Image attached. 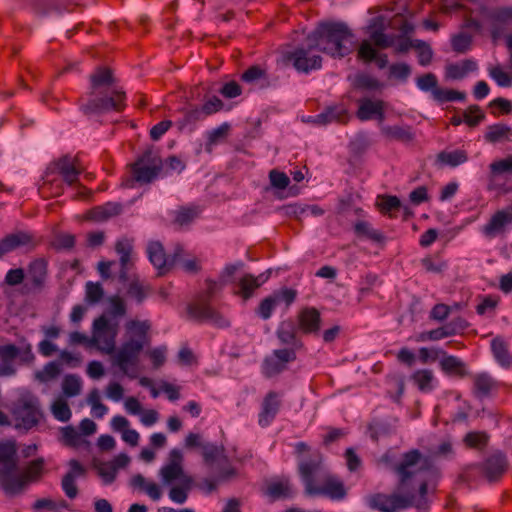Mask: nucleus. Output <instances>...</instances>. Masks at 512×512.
Returning a JSON list of instances; mask_svg holds the SVG:
<instances>
[{"label":"nucleus","mask_w":512,"mask_h":512,"mask_svg":"<svg viewBox=\"0 0 512 512\" xmlns=\"http://www.w3.org/2000/svg\"><path fill=\"white\" fill-rule=\"evenodd\" d=\"M115 83L113 71L109 67H98L91 75L92 98L84 106L86 113L105 110L122 111L125 108L126 94L123 91L112 90L109 96L103 94L110 91Z\"/></svg>","instance_id":"f257e3e1"},{"label":"nucleus","mask_w":512,"mask_h":512,"mask_svg":"<svg viewBox=\"0 0 512 512\" xmlns=\"http://www.w3.org/2000/svg\"><path fill=\"white\" fill-rule=\"evenodd\" d=\"M394 470L398 475V490L413 491L416 494H419V481L426 480L428 485L436 476L430 459L417 449L404 453Z\"/></svg>","instance_id":"f03ea898"},{"label":"nucleus","mask_w":512,"mask_h":512,"mask_svg":"<svg viewBox=\"0 0 512 512\" xmlns=\"http://www.w3.org/2000/svg\"><path fill=\"white\" fill-rule=\"evenodd\" d=\"M202 456L206 468V476L198 484L202 490L213 492L221 482L236 476V469L226 455L223 445L205 444L202 447Z\"/></svg>","instance_id":"7ed1b4c3"},{"label":"nucleus","mask_w":512,"mask_h":512,"mask_svg":"<svg viewBox=\"0 0 512 512\" xmlns=\"http://www.w3.org/2000/svg\"><path fill=\"white\" fill-rule=\"evenodd\" d=\"M352 34L349 29L338 23H324L309 37V49L318 48L334 57H343L351 52Z\"/></svg>","instance_id":"20e7f679"},{"label":"nucleus","mask_w":512,"mask_h":512,"mask_svg":"<svg viewBox=\"0 0 512 512\" xmlns=\"http://www.w3.org/2000/svg\"><path fill=\"white\" fill-rule=\"evenodd\" d=\"M427 481H419V494L413 491H399L393 494L376 493L369 498L371 508L381 512H395L398 509H404L414 506L418 509L427 507Z\"/></svg>","instance_id":"39448f33"},{"label":"nucleus","mask_w":512,"mask_h":512,"mask_svg":"<svg viewBox=\"0 0 512 512\" xmlns=\"http://www.w3.org/2000/svg\"><path fill=\"white\" fill-rule=\"evenodd\" d=\"M129 167L134 181L148 184L160 174L163 162L153 147H149Z\"/></svg>","instance_id":"423d86ee"},{"label":"nucleus","mask_w":512,"mask_h":512,"mask_svg":"<svg viewBox=\"0 0 512 512\" xmlns=\"http://www.w3.org/2000/svg\"><path fill=\"white\" fill-rule=\"evenodd\" d=\"M117 334L118 325L111 324L105 315H101L93 321L89 345L95 347L102 354H111L116 347Z\"/></svg>","instance_id":"0eeeda50"},{"label":"nucleus","mask_w":512,"mask_h":512,"mask_svg":"<svg viewBox=\"0 0 512 512\" xmlns=\"http://www.w3.org/2000/svg\"><path fill=\"white\" fill-rule=\"evenodd\" d=\"M12 414L15 420V427L26 431L37 426L43 416L37 399L31 395L21 396L17 400Z\"/></svg>","instance_id":"6e6552de"},{"label":"nucleus","mask_w":512,"mask_h":512,"mask_svg":"<svg viewBox=\"0 0 512 512\" xmlns=\"http://www.w3.org/2000/svg\"><path fill=\"white\" fill-rule=\"evenodd\" d=\"M83 167L77 157L65 155L53 161L47 168L45 178L47 182L55 179L51 177L59 175L68 185H74L78 181L79 175L83 172Z\"/></svg>","instance_id":"1a4fd4ad"},{"label":"nucleus","mask_w":512,"mask_h":512,"mask_svg":"<svg viewBox=\"0 0 512 512\" xmlns=\"http://www.w3.org/2000/svg\"><path fill=\"white\" fill-rule=\"evenodd\" d=\"M143 349V343L136 339H129L123 343L120 348L108 354L112 365L119 367L124 373L128 374L130 366H136L138 357Z\"/></svg>","instance_id":"9d476101"},{"label":"nucleus","mask_w":512,"mask_h":512,"mask_svg":"<svg viewBox=\"0 0 512 512\" xmlns=\"http://www.w3.org/2000/svg\"><path fill=\"white\" fill-rule=\"evenodd\" d=\"M159 474L165 484L194 479L186 473L183 465V455L178 449H173L169 452L168 462L160 469Z\"/></svg>","instance_id":"9b49d317"},{"label":"nucleus","mask_w":512,"mask_h":512,"mask_svg":"<svg viewBox=\"0 0 512 512\" xmlns=\"http://www.w3.org/2000/svg\"><path fill=\"white\" fill-rule=\"evenodd\" d=\"M0 485L10 495L21 493L26 488L23 470L19 469L18 461L0 468Z\"/></svg>","instance_id":"f8f14e48"},{"label":"nucleus","mask_w":512,"mask_h":512,"mask_svg":"<svg viewBox=\"0 0 512 512\" xmlns=\"http://www.w3.org/2000/svg\"><path fill=\"white\" fill-rule=\"evenodd\" d=\"M311 49L305 50L303 48L297 49L294 52H287L282 56V61L285 65L292 62L293 66L303 72H308L312 69H317L321 66L322 59L318 55L308 56Z\"/></svg>","instance_id":"ddd939ff"},{"label":"nucleus","mask_w":512,"mask_h":512,"mask_svg":"<svg viewBox=\"0 0 512 512\" xmlns=\"http://www.w3.org/2000/svg\"><path fill=\"white\" fill-rule=\"evenodd\" d=\"M310 495H325L332 499H343L346 496V489L342 481L333 477L325 476L320 483L312 488Z\"/></svg>","instance_id":"4468645a"},{"label":"nucleus","mask_w":512,"mask_h":512,"mask_svg":"<svg viewBox=\"0 0 512 512\" xmlns=\"http://www.w3.org/2000/svg\"><path fill=\"white\" fill-rule=\"evenodd\" d=\"M19 356H21V361L26 364L32 363L35 359L30 344H27L23 349L18 348L14 344L0 345V361L2 365H13V361Z\"/></svg>","instance_id":"2eb2a0df"},{"label":"nucleus","mask_w":512,"mask_h":512,"mask_svg":"<svg viewBox=\"0 0 512 512\" xmlns=\"http://www.w3.org/2000/svg\"><path fill=\"white\" fill-rule=\"evenodd\" d=\"M150 260L154 266L160 271L161 274L169 271L177 261L180 251L176 252L173 256L165 253L164 247L158 242H154L149 246Z\"/></svg>","instance_id":"dca6fc26"},{"label":"nucleus","mask_w":512,"mask_h":512,"mask_svg":"<svg viewBox=\"0 0 512 512\" xmlns=\"http://www.w3.org/2000/svg\"><path fill=\"white\" fill-rule=\"evenodd\" d=\"M295 359V352L291 349L276 350L267 357L264 362V372L267 376H273L286 368L287 363Z\"/></svg>","instance_id":"f3484780"},{"label":"nucleus","mask_w":512,"mask_h":512,"mask_svg":"<svg viewBox=\"0 0 512 512\" xmlns=\"http://www.w3.org/2000/svg\"><path fill=\"white\" fill-rule=\"evenodd\" d=\"M21 246H35L33 236L26 232L7 235L0 241V257Z\"/></svg>","instance_id":"a211bd4d"},{"label":"nucleus","mask_w":512,"mask_h":512,"mask_svg":"<svg viewBox=\"0 0 512 512\" xmlns=\"http://www.w3.org/2000/svg\"><path fill=\"white\" fill-rule=\"evenodd\" d=\"M131 486L144 492L154 501L159 500L162 496L161 486L157 482L145 478L142 474H136L131 478Z\"/></svg>","instance_id":"6ab92c4d"},{"label":"nucleus","mask_w":512,"mask_h":512,"mask_svg":"<svg viewBox=\"0 0 512 512\" xmlns=\"http://www.w3.org/2000/svg\"><path fill=\"white\" fill-rule=\"evenodd\" d=\"M457 324L459 325L460 328L465 327V321L459 318L456 323H450V324L444 325L442 327H439L437 329L420 333L418 336V340L419 341H427V340L437 341V340H441L446 337L453 336L457 332V330H456Z\"/></svg>","instance_id":"aec40b11"},{"label":"nucleus","mask_w":512,"mask_h":512,"mask_svg":"<svg viewBox=\"0 0 512 512\" xmlns=\"http://www.w3.org/2000/svg\"><path fill=\"white\" fill-rule=\"evenodd\" d=\"M112 428L122 434V439L132 447L138 445L139 434L129 428V421L123 416H115L111 421Z\"/></svg>","instance_id":"412c9836"},{"label":"nucleus","mask_w":512,"mask_h":512,"mask_svg":"<svg viewBox=\"0 0 512 512\" xmlns=\"http://www.w3.org/2000/svg\"><path fill=\"white\" fill-rule=\"evenodd\" d=\"M298 321L303 332H316L320 328V313L315 308H305L299 313Z\"/></svg>","instance_id":"4be33fe9"},{"label":"nucleus","mask_w":512,"mask_h":512,"mask_svg":"<svg viewBox=\"0 0 512 512\" xmlns=\"http://www.w3.org/2000/svg\"><path fill=\"white\" fill-rule=\"evenodd\" d=\"M121 207L118 204H107L89 210L81 217L82 221H104L120 213Z\"/></svg>","instance_id":"5701e85b"},{"label":"nucleus","mask_w":512,"mask_h":512,"mask_svg":"<svg viewBox=\"0 0 512 512\" xmlns=\"http://www.w3.org/2000/svg\"><path fill=\"white\" fill-rule=\"evenodd\" d=\"M512 222V211L499 210L496 211L489 222L484 227V232L491 236L496 233L502 232L505 225Z\"/></svg>","instance_id":"b1692460"},{"label":"nucleus","mask_w":512,"mask_h":512,"mask_svg":"<svg viewBox=\"0 0 512 512\" xmlns=\"http://www.w3.org/2000/svg\"><path fill=\"white\" fill-rule=\"evenodd\" d=\"M383 109V102L380 100L361 99L359 100L357 117L361 120H367L373 116H380L382 118Z\"/></svg>","instance_id":"393cba45"},{"label":"nucleus","mask_w":512,"mask_h":512,"mask_svg":"<svg viewBox=\"0 0 512 512\" xmlns=\"http://www.w3.org/2000/svg\"><path fill=\"white\" fill-rule=\"evenodd\" d=\"M507 468V462L501 455H493L489 457L484 464L485 476L490 480L499 478Z\"/></svg>","instance_id":"a878e982"},{"label":"nucleus","mask_w":512,"mask_h":512,"mask_svg":"<svg viewBox=\"0 0 512 512\" xmlns=\"http://www.w3.org/2000/svg\"><path fill=\"white\" fill-rule=\"evenodd\" d=\"M321 465L320 457L318 459L310 460L309 462H303L299 466V471L304 479L306 485V491L309 494L312 488L317 484L314 474L319 470Z\"/></svg>","instance_id":"bb28decb"},{"label":"nucleus","mask_w":512,"mask_h":512,"mask_svg":"<svg viewBox=\"0 0 512 512\" xmlns=\"http://www.w3.org/2000/svg\"><path fill=\"white\" fill-rule=\"evenodd\" d=\"M194 486V479H186L178 484H173L168 492L172 502L183 504L187 501L190 490Z\"/></svg>","instance_id":"cd10ccee"},{"label":"nucleus","mask_w":512,"mask_h":512,"mask_svg":"<svg viewBox=\"0 0 512 512\" xmlns=\"http://www.w3.org/2000/svg\"><path fill=\"white\" fill-rule=\"evenodd\" d=\"M18 461L17 445L14 440L0 442V468L7 467Z\"/></svg>","instance_id":"c85d7f7f"},{"label":"nucleus","mask_w":512,"mask_h":512,"mask_svg":"<svg viewBox=\"0 0 512 512\" xmlns=\"http://www.w3.org/2000/svg\"><path fill=\"white\" fill-rule=\"evenodd\" d=\"M45 469V461L43 458H37L32 460L27 464V466L23 469L24 479L26 480V486L31 482L39 481Z\"/></svg>","instance_id":"c756f323"},{"label":"nucleus","mask_w":512,"mask_h":512,"mask_svg":"<svg viewBox=\"0 0 512 512\" xmlns=\"http://www.w3.org/2000/svg\"><path fill=\"white\" fill-rule=\"evenodd\" d=\"M441 369L451 375L464 377L467 375L465 364L454 356H445L440 361Z\"/></svg>","instance_id":"7c9ffc66"},{"label":"nucleus","mask_w":512,"mask_h":512,"mask_svg":"<svg viewBox=\"0 0 512 512\" xmlns=\"http://www.w3.org/2000/svg\"><path fill=\"white\" fill-rule=\"evenodd\" d=\"M266 494L273 500L288 497L290 495L289 481L287 479H281L268 482Z\"/></svg>","instance_id":"2f4dec72"},{"label":"nucleus","mask_w":512,"mask_h":512,"mask_svg":"<svg viewBox=\"0 0 512 512\" xmlns=\"http://www.w3.org/2000/svg\"><path fill=\"white\" fill-rule=\"evenodd\" d=\"M125 328L130 336V339L139 340L144 344L150 326L145 321L129 320L126 322Z\"/></svg>","instance_id":"473e14b6"},{"label":"nucleus","mask_w":512,"mask_h":512,"mask_svg":"<svg viewBox=\"0 0 512 512\" xmlns=\"http://www.w3.org/2000/svg\"><path fill=\"white\" fill-rule=\"evenodd\" d=\"M491 347L494 356L502 365L509 366L512 363V356L504 339L500 337L494 338Z\"/></svg>","instance_id":"72a5a7b5"},{"label":"nucleus","mask_w":512,"mask_h":512,"mask_svg":"<svg viewBox=\"0 0 512 512\" xmlns=\"http://www.w3.org/2000/svg\"><path fill=\"white\" fill-rule=\"evenodd\" d=\"M489 169L490 177L493 180L506 174H512V155L492 162Z\"/></svg>","instance_id":"f704fd0d"},{"label":"nucleus","mask_w":512,"mask_h":512,"mask_svg":"<svg viewBox=\"0 0 512 512\" xmlns=\"http://www.w3.org/2000/svg\"><path fill=\"white\" fill-rule=\"evenodd\" d=\"M29 275L33 283L41 286L47 275V262L44 259H36L29 266Z\"/></svg>","instance_id":"c9c22d12"},{"label":"nucleus","mask_w":512,"mask_h":512,"mask_svg":"<svg viewBox=\"0 0 512 512\" xmlns=\"http://www.w3.org/2000/svg\"><path fill=\"white\" fill-rule=\"evenodd\" d=\"M474 69L475 63L471 60H465L459 64H449L446 67V76L450 79H460Z\"/></svg>","instance_id":"e433bc0d"},{"label":"nucleus","mask_w":512,"mask_h":512,"mask_svg":"<svg viewBox=\"0 0 512 512\" xmlns=\"http://www.w3.org/2000/svg\"><path fill=\"white\" fill-rule=\"evenodd\" d=\"M61 373L59 364L56 362L47 363L42 370L35 372V379L40 383L49 382L57 378Z\"/></svg>","instance_id":"4c0bfd02"},{"label":"nucleus","mask_w":512,"mask_h":512,"mask_svg":"<svg viewBox=\"0 0 512 512\" xmlns=\"http://www.w3.org/2000/svg\"><path fill=\"white\" fill-rule=\"evenodd\" d=\"M51 411L54 417L62 422L68 421L72 415L68 402L62 397L57 398L53 402Z\"/></svg>","instance_id":"58836bf2"},{"label":"nucleus","mask_w":512,"mask_h":512,"mask_svg":"<svg viewBox=\"0 0 512 512\" xmlns=\"http://www.w3.org/2000/svg\"><path fill=\"white\" fill-rule=\"evenodd\" d=\"M239 287L240 291L238 294H240L243 299H248L252 293L260 287V283L258 282L257 278L254 276L247 274L244 275L240 281H239Z\"/></svg>","instance_id":"ea45409f"},{"label":"nucleus","mask_w":512,"mask_h":512,"mask_svg":"<svg viewBox=\"0 0 512 512\" xmlns=\"http://www.w3.org/2000/svg\"><path fill=\"white\" fill-rule=\"evenodd\" d=\"M62 391L67 397H74L81 392V382L76 375H66L62 381Z\"/></svg>","instance_id":"a19ab883"},{"label":"nucleus","mask_w":512,"mask_h":512,"mask_svg":"<svg viewBox=\"0 0 512 512\" xmlns=\"http://www.w3.org/2000/svg\"><path fill=\"white\" fill-rule=\"evenodd\" d=\"M476 392L481 396H487L495 387V382L487 374H478L474 378Z\"/></svg>","instance_id":"79ce46f5"},{"label":"nucleus","mask_w":512,"mask_h":512,"mask_svg":"<svg viewBox=\"0 0 512 512\" xmlns=\"http://www.w3.org/2000/svg\"><path fill=\"white\" fill-rule=\"evenodd\" d=\"M389 26L392 29L398 30L401 32L402 36L406 37L413 33L414 26L412 23L408 22L404 15L401 13L395 14L389 21Z\"/></svg>","instance_id":"37998d69"},{"label":"nucleus","mask_w":512,"mask_h":512,"mask_svg":"<svg viewBox=\"0 0 512 512\" xmlns=\"http://www.w3.org/2000/svg\"><path fill=\"white\" fill-rule=\"evenodd\" d=\"M438 160L442 164L457 166L467 160V155L464 151L457 150L452 152H441L438 154Z\"/></svg>","instance_id":"c03bdc74"},{"label":"nucleus","mask_w":512,"mask_h":512,"mask_svg":"<svg viewBox=\"0 0 512 512\" xmlns=\"http://www.w3.org/2000/svg\"><path fill=\"white\" fill-rule=\"evenodd\" d=\"M489 74L499 86L509 87L512 85V72L505 71L500 65L491 67Z\"/></svg>","instance_id":"a18cd8bd"},{"label":"nucleus","mask_w":512,"mask_h":512,"mask_svg":"<svg viewBox=\"0 0 512 512\" xmlns=\"http://www.w3.org/2000/svg\"><path fill=\"white\" fill-rule=\"evenodd\" d=\"M511 129L506 125H493L489 127L486 133V139L491 143H496L509 138Z\"/></svg>","instance_id":"49530a36"},{"label":"nucleus","mask_w":512,"mask_h":512,"mask_svg":"<svg viewBox=\"0 0 512 512\" xmlns=\"http://www.w3.org/2000/svg\"><path fill=\"white\" fill-rule=\"evenodd\" d=\"M85 299L89 304H96L104 297V289L100 283L88 282L85 286Z\"/></svg>","instance_id":"de8ad7c7"},{"label":"nucleus","mask_w":512,"mask_h":512,"mask_svg":"<svg viewBox=\"0 0 512 512\" xmlns=\"http://www.w3.org/2000/svg\"><path fill=\"white\" fill-rule=\"evenodd\" d=\"M88 403L91 406L92 413L97 417H103L107 412V407L102 403L99 391L93 389L88 395Z\"/></svg>","instance_id":"09e8293b"},{"label":"nucleus","mask_w":512,"mask_h":512,"mask_svg":"<svg viewBox=\"0 0 512 512\" xmlns=\"http://www.w3.org/2000/svg\"><path fill=\"white\" fill-rule=\"evenodd\" d=\"M412 379L422 391L430 389L433 381V373L428 369L417 370L413 373Z\"/></svg>","instance_id":"8fccbe9b"},{"label":"nucleus","mask_w":512,"mask_h":512,"mask_svg":"<svg viewBox=\"0 0 512 512\" xmlns=\"http://www.w3.org/2000/svg\"><path fill=\"white\" fill-rule=\"evenodd\" d=\"M62 441L68 446H79L82 442L80 433L73 426H66L61 429Z\"/></svg>","instance_id":"3c124183"},{"label":"nucleus","mask_w":512,"mask_h":512,"mask_svg":"<svg viewBox=\"0 0 512 512\" xmlns=\"http://www.w3.org/2000/svg\"><path fill=\"white\" fill-rule=\"evenodd\" d=\"M487 441L488 436L484 432H470L464 438L466 446L477 449L485 447Z\"/></svg>","instance_id":"603ef678"},{"label":"nucleus","mask_w":512,"mask_h":512,"mask_svg":"<svg viewBox=\"0 0 512 512\" xmlns=\"http://www.w3.org/2000/svg\"><path fill=\"white\" fill-rule=\"evenodd\" d=\"M370 40L379 48H388L394 44L395 38L389 37L384 31H369Z\"/></svg>","instance_id":"864d4df0"},{"label":"nucleus","mask_w":512,"mask_h":512,"mask_svg":"<svg viewBox=\"0 0 512 512\" xmlns=\"http://www.w3.org/2000/svg\"><path fill=\"white\" fill-rule=\"evenodd\" d=\"M413 48L418 52L419 62L421 65H427L431 62L433 54L428 44L419 40H415V45H413Z\"/></svg>","instance_id":"5fc2aeb1"},{"label":"nucleus","mask_w":512,"mask_h":512,"mask_svg":"<svg viewBox=\"0 0 512 512\" xmlns=\"http://www.w3.org/2000/svg\"><path fill=\"white\" fill-rule=\"evenodd\" d=\"M355 231L358 235L368 237L369 239L377 242H381L384 239L381 233L370 229L369 225L365 222L356 223Z\"/></svg>","instance_id":"6e6d98bb"},{"label":"nucleus","mask_w":512,"mask_h":512,"mask_svg":"<svg viewBox=\"0 0 512 512\" xmlns=\"http://www.w3.org/2000/svg\"><path fill=\"white\" fill-rule=\"evenodd\" d=\"M198 215V210L192 207H182L177 212L175 221L179 225H187Z\"/></svg>","instance_id":"4d7b16f0"},{"label":"nucleus","mask_w":512,"mask_h":512,"mask_svg":"<svg viewBox=\"0 0 512 512\" xmlns=\"http://www.w3.org/2000/svg\"><path fill=\"white\" fill-rule=\"evenodd\" d=\"M483 118L484 115L478 106H471L464 113V122L470 127L476 126Z\"/></svg>","instance_id":"13d9d810"},{"label":"nucleus","mask_w":512,"mask_h":512,"mask_svg":"<svg viewBox=\"0 0 512 512\" xmlns=\"http://www.w3.org/2000/svg\"><path fill=\"white\" fill-rule=\"evenodd\" d=\"M269 178L271 185L281 190L287 188L290 183L288 176L285 173L279 172L277 170L270 171Z\"/></svg>","instance_id":"bf43d9fd"},{"label":"nucleus","mask_w":512,"mask_h":512,"mask_svg":"<svg viewBox=\"0 0 512 512\" xmlns=\"http://www.w3.org/2000/svg\"><path fill=\"white\" fill-rule=\"evenodd\" d=\"M472 42L471 36L460 33L453 37L452 46L456 52L463 53L470 47Z\"/></svg>","instance_id":"052dcab7"},{"label":"nucleus","mask_w":512,"mask_h":512,"mask_svg":"<svg viewBox=\"0 0 512 512\" xmlns=\"http://www.w3.org/2000/svg\"><path fill=\"white\" fill-rule=\"evenodd\" d=\"M400 200L396 196H384L378 202V207L381 212L388 213L400 208Z\"/></svg>","instance_id":"680f3d73"},{"label":"nucleus","mask_w":512,"mask_h":512,"mask_svg":"<svg viewBox=\"0 0 512 512\" xmlns=\"http://www.w3.org/2000/svg\"><path fill=\"white\" fill-rule=\"evenodd\" d=\"M376 50L372 47L371 43L368 40H364L358 49V58L365 61L370 62L376 58Z\"/></svg>","instance_id":"e2e57ef3"},{"label":"nucleus","mask_w":512,"mask_h":512,"mask_svg":"<svg viewBox=\"0 0 512 512\" xmlns=\"http://www.w3.org/2000/svg\"><path fill=\"white\" fill-rule=\"evenodd\" d=\"M62 487L66 495L73 499L78 494V488L75 484V478L72 473H67L62 479Z\"/></svg>","instance_id":"0e129e2a"},{"label":"nucleus","mask_w":512,"mask_h":512,"mask_svg":"<svg viewBox=\"0 0 512 512\" xmlns=\"http://www.w3.org/2000/svg\"><path fill=\"white\" fill-rule=\"evenodd\" d=\"M229 131H230V125L227 123H224L223 125H221L220 127H218L217 129H215L214 131H212L209 134L208 144L211 146L220 141L225 140L229 134Z\"/></svg>","instance_id":"69168bd1"},{"label":"nucleus","mask_w":512,"mask_h":512,"mask_svg":"<svg viewBox=\"0 0 512 512\" xmlns=\"http://www.w3.org/2000/svg\"><path fill=\"white\" fill-rule=\"evenodd\" d=\"M111 314L116 317H122L126 314V305L124 300L118 296H112L109 299Z\"/></svg>","instance_id":"338daca9"},{"label":"nucleus","mask_w":512,"mask_h":512,"mask_svg":"<svg viewBox=\"0 0 512 512\" xmlns=\"http://www.w3.org/2000/svg\"><path fill=\"white\" fill-rule=\"evenodd\" d=\"M278 396L275 392H270L264 401V415L273 416L279 406Z\"/></svg>","instance_id":"774afa93"}]
</instances>
